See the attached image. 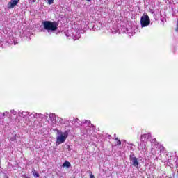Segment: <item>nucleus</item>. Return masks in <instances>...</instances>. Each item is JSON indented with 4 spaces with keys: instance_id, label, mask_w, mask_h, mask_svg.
<instances>
[{
    "instance_id": "obj_1",
    "label": "nucleus",
    "mask_w": 178,
    "mask_h": 178,
    "mask_svg": "<svg viewBox=\"0 0 178 178\" xmlns=\"http://www.w3.org/2000/svg\"><path fill=\"white\" fill-rule=\"evenodd\" d=\"M42 24L44 30L47 31H56L58 30V26H59L58 22L51 21H44Z\"/></svg>"
},
{
    "instance_id": "obj_2",
    "label": "nucleus",
    "mask_w": 178,
    "mask_h": 178,
    "mask_svg": "<svg viewBox=\"0 0 178 178\" xmlns=\"http://www.w3.org/2000/svg\"><path fill=\"white\" fill-rule=\"evenodd\" d=\"M149 23H151L149 17L147 15H143L140 19V24L142 27H147V26H149Z\"/></svg>"
},
{
    "instance_id": "obj_3",
    "label": "nucleus",
    "mask_w": 178,
    "mask_h": 178,
    "mask_svg": "<svg viewBox=\"0 0 178 178\" xmlns=\"http://www.w3.org/2000/svg\"><path fill=\"white\" fill-rule=\"evenodd\" d=\"M66 141V136L65 134L61 133L60 136L56 138V145H59V144H63Z\"/></svg>"
},
{
    "instance_id": "obj_4",
    "label": "nucleus",
    "mask_w": 178,
    "mask_h": 178,
    "mask_svg": "<svg viewBox=\"0 0 178 178\" xmlns=\"http://www.w3.org/2000/svg\"><path fill=\"white\" fill-rule=\"evenodd\" d=\"M19 3V0H11L10 2H8L7 6L8 9H13L16 5Z\"/></svg>"
},
{
    "instance_id": "obj_5",
    "label": "nucleus",
    "mask_w": 178,
    "mask_h": 178,
    "mask_svg": "<svg viewBox=\"0 0 178 178\" xmlns=\"http://www.w3.org/2000/svg\"><path fill=\"white\" fill-rule=\"evenodd\" d=\"M130 160L132 161L133 166L138 168V160L137 157H135L134 155H130Z\"/></svg>"
},
{
    "instance_id": "obj_6",
    "label": "nucleus",
    "mask_w": 178,
    "mask_h": 178,
    "mask_svg": "<svg viewBox=\"0 0 178 178\" xmlns=\"http://www.w3.org/2000/svg\"><path fill=\"white\" fill-rule=\"evenodd\" d=\"M151 137H152V136L149 133L142 134L140 136V141L142 143H144V141H145V140H149V138H151Z\"/></svg>"
},
{
    "instance_id": "obj_7",
    "label": "nucleus",
    "mask_w": 178,
    "mask_h": 178,
    "mask_svg": "<svg viewBox=\"0 0 178 178\" xmlns=\"http://www.w3.org/2000/svg\"><path fill=\"white\" fill-rule=\"evenodd\" d=\"M72 165L70 164V162L65 161L63 164V168H69L70 166H71Z\"/></svg>"
},
{
    "instance_id": "obj_8",
    "label": "nucleus",
    "mask_w": 178,
    "mask_h": 178,
    "mask_svg": "<svg viewBox=\"0 0 178 178\" xmlns=\"http://www.w3.org/2000/svg\"><path fill=\"white\" fill-rule=\"evenodd\" d=\"M115 143L116 145H122V141H120V140H119L118 138H115Z\"/></svg>"
},
{
    "instance_id": "obj_9",
    "label": "nucleus",
    "mask_w": 178,
    "mask_h": 178,
    "mask_svg": "<svg viewBox=\"0 0 178 178\" xmlns=\"http://www.w3.org/2000/svg\"><path fill=\"white\" fill-rule=\"evenodd\" d=\"M49 118H50L51 120H52V118H53V119H55V120H56V116L54 114L50 115Z\"/></svg>"
},
{
    "instance_id": "obj_10",
    "label": "nucleus",
    "mask_w": 178,
    "mask_h": 178,
    "mask_svg": "<svg viewBox=\"0 0 178 178\" xmlns=\"http://www.w3.org/2000/svg\"><path fill=\"white\" fill-rule=\"evenodd\" d=\"M33 176H35V177H40V174H38V172H34Z\"/></svg>"
},
{
    "instance_id": "obj_11",
    "label": "nucleus",
    "mask_w": 178,
    "mask_h": 178,
    "mask_svg": "<svg viewBox=\"0 0 178 178\" xmlns=\"http://www.w3.org/2000/svg\"><path fill=\"white\" fill-rule=\"evenodd\" d=\"M49 5H52L54 3V0H47Z\"/></svg>"
},
{
    "instance_id": "obj_12",
    "label": "nucleus",
    "mask_w": 178,
    "mask_h": 178,
    "mask_svg": "<svg viewBox=\"0 0 178 178\" xmlns=\"http://www.w3.org/2000/svg\"><path fill=\"white\" fill-rule=\"evenodd\" d=\"M175 31H178V19L177 20V28L175 29Z\"/></svg>"
},
{
    "instance_id": "obj_13",
    "label": "nucleus",
    "mask_w": 178,
    "mask_h": 178,
    "mask_svg": "<svg viewBox=\"0 0 178 178\" xmlns=\"http://www.w3.org/2000/svg\"><path fill=\"white\" fill-rule=\"evenodd\" d=\"M16 140V137H14V138H10V140L11 141H15Z\"/></svg>"
},
{
    "instance_id": "obj_14",
    "label": "nucleus",
    "mask_w": 178,
    "mask_h": 178,
    "mask_svg": "<svg viewBox=\"0 0 178 178\" xmlns=\"http://www.w3.org/2000/svg\"><path fill=\"white\" fill-rule=\"evenodd\" d=\"M61 120H62V118H57V122H60Z\"/></svg>"
},
{
    "instance_id": "obj_15",
    "label": "nucleus",
    "mask_w": 178,
    "mask_h": 178,
    "mask_svg": "<svg viewBox=\"0 0 178 178\" xmlns=\"http://www.w3.org/2000/svg\"><path fill=\"white\" fill-rule=\"evenodd\" d=\"M90 178H95V177L94 176V175L90 174Z\"/></svg>"
},
{
    "instance_id": "obj_16",
    "label": "nucleus",
    "mask_w": 178,
    "mask_h": 178,
    "mask_svg": "<svg viewBox=\"0 0 178 178\" xmlns=\"http://www.w3.org/2000/svg\"><path fill=\"white\" fill-rule=\"evenodd\" d=\"M88 2H91V0H86Z\"/></svg>"
},
{
    "instance_id": "obj_17",
    "label": "nucleus",
    "mask_w": 178,
    "mask_h": 178,
    "mask_svg": "<svg viewBox=\"0 0 178 178\" xmlns=\"http://www.w3.org/2000/svg\"><path fill=\"white\" fill-rule=\"evenodd\" d=\"M32 2H35V0H32Z\"/></svg>"
}]
</instances>
